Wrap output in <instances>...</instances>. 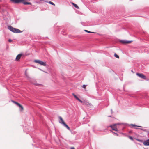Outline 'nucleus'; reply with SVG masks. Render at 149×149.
<instances>
[{"label": "nucleus", "mask_w": 149, "mask_h": 149, "mask_svg": "<svg viewBox=\"0 0 149 149\" xmlns=\"http://www.w3.org/2000/svg\"><path fill=\"white\" fill-rule=\"evenodd\" d=\"M58 118L59 119V122L63 124L68 130H70V127L64 122L62 117L61 116H59Z\"/></svg>", "instance_id": "2"}, {"label": "nucleus", "mask_w": 149, "mask_h": 149, "mask_svg": "<svg viewBox=\"0 0 149 149\" xmlns=\"http://www.w3.org/2000/svg\"><path fill=\"white\" fill-rule=\"evenodd\" d=\"M12 102H13L16 105H17V106H18L19 107H20L21 109H20V110L21 111H22L24 110V108L23 107V106L21 105L19 103H18V102L15 101H12Z\"/></svg>", "instance_id": "6"}, {"label": "nucleus", "mask_w": 149, "mask_h": 149, "mask_svg": "<svg viewBox=\"0 0 149 149\" xmlns=\"http://www.w3.org/2000/svg\"><path fill=\"white\" fill-rule=\"evenodd\" d=\"M12 40L11 39H10L8 40V41L9 42H12Z\"/></svg>", "instance_id": "21"}, {"label": "nucleus", "mask_w": 149, "mask_h": 149, "mask_svg": "<svg viewBox=\"0 0 149 149\" xmlns=\"http://www.w3.org/2000/svg\"><path fill=\"white\" fill-rule=\"evenodd\" d=\"M86 86H87V85H84L82 86V87L83 88H84V89H85V88H86Z\"/></svg>", "instance_id": "19"}, {"label": "nucleus", "mask_w": 149, "mask_h": 149, "mask_svg": "<svg viewBox=\"0 0 149 149\" xmlns=\"http://www.w3.org/2000/svg\"><path fill=\"white\" fill-rule=\"evenodd\" d=\"M114 56L118 58H119V56L117 55L116 53H115L114 55Z\"/></svg>", "instance_id": "17"}, {"label": "nucleus", "mask_w": 149, "mask_h": 149, "mask_svg": "<svg viewBox=\"0 0 149 149\" xmlns=\"http://www.w3.org/2000/svg\"><path fill=\"white\" fill-rule=\"evenodd\" d=\"M72 95L79 102L81 103L83 102V101L81 100L74 93L72 94Z\"/></svg>", "instance_id": "9"}, {"label": "nucleus", "mask_w": 149, "mask_h": 149, "mask_svg": "<svg viewBox=\"0 0 149 149\" xmlns=\"http://www.w3.org/2000/svg\"><path fill=\"white\" fill-rule=\"evenodd\" d=\"M45 2H47V3L48 2V1H45Z\"/></svg>", "instance_id": "24"}, {"label": "nucleus", "mask_w": 149, "mask_h": 149, "mask_svg": "<svg viewBox=\"0 0 149 149\" xmlns=\"http://www.w3.org/2000/svg\"><path fill=\"white\" fill-rule=\"evenodd\" d=\"M39 84H37V85H38V86H39Z\"/></svg>", "instance_id": "25"}, {"label": "nucleus", "mask_w": 149, "mask_h": 149, "mask_svg": "<svg viewBox=\"0 0 149 149\" xmlns=\"http://www.w3.org/2000/svg\"><path fill=\"white\" fill-rule=\"evenodd\" d=\"M85 31H86V32H87V33H95V32H91V31H88L87 30H85Z\"/></svg>", "instance_id": "15"}, {"label": "nucleus", "mask_w": 149, "mask_h": 149, "mask_svg": "<svg viewBox=\"0 0 149 149\" xmlns=\"http://www.w3.org/2000/svg\"><path fill=\"white\" fill-rule=\"evenodd\" d=\"M8 29L10 31L15 33H20L22 32V31L19 29L14 28L10 26H8Z\"/></svg>", "instance_id": "3"}, {"label": "nucleus", "mask_w": 149, "mask_h": 149, "mask_svg": "<svg viewBox=\"0 0 149 149\" xmlns=\"http://www.w3.org/2000/svg\"><path fill=\"white\" fill-rule=\"evenodd\" d=\"M118 124H114L110 126L111 127L114 131H117L118 130L116 125Z\"/></svg>", "instance_id": "5"}, {"label": "nucleus", "mask_w": 149, "mask_h": 149, "mask_svg": "<svg viewBox=\"0 0 149 149\" xmlns=\"http://www.w3.org/2000/svg\"><path fill=\"white\" fill-rule=\"evenodd\" d=\"M131 125L132 126H133V127H142L141 126H137V125H135L134 124H131Z\"/></svg>", "instance_id": "16"}, {"label": "nucleus", "mask_w": 149, "mask_h": 149, "mask_svg": "<svg viewBox=\"0 0 149 149\" xmlns=\"http://www.w3.org/2000/svg\"><path fill=\"white\" fill-rule=\"evenodd\" d=\"M25 74L27 77H29V76H28V73L27 72L26 70L25 71Z\"/></svg>", "instance_id": "18"}, {"label": "nucleus", "mask_w": 149, "mask_h": 149, "mask_svg": "<svg viewBox=\"0 0 149 149\" xmlns=\"http://www.w3.org/2000/svg\"><path fill=\"white\" fill-rule=\"evenodd\" d=\"M149 139H148L146 141H145L143 142V144L145 145L149 146Z\"/></svg>", "instance_id": "11"}, {"label": "nucleus", "mask_w": 149, "mask_h": 149, "mask_svg": "<svg viewBox=\"0 0 149 149\" xmlns=\"http://www.w3.org/2000/svg\"><path fill=\"white\" fill-rule=\"evenodd\" d=\"M82 103H83V104L84 105L85 104L86 105H88L89 104L88 102L85 100L83 101Z\"/></svg>", "instance_id": "13"}, {"label": "nucleus", "mask_w": 149, "mask_h": 149, "mask_svg": "<svg viewBox=\"0 0 149 149\" xmlns=\"http://www.w3.org/2000/svg\"><path fill=\"white\" fill-rule=\"evenodd\" d=\"M71 4H72L76 8H77L78 9H79V7H78V6L76 4L74 3H73V2H71Z\"/></svg>", "instance_id": "12"}, {"label": "nucleus", "mask_w": 149, "mask_h": 149, "mask_svg": "<svg viewBox=\"0 0 149 149\" xmlns=\"http://www.w3.org/2000/svg\"><path fill=\"white\" fill-rule=\"evenodd\" d=\"M129 138L131 140H133V138L132 137L130 136H129Z\"/></svg>", "instance_id": "20"}, {"label": "nucleus", "mask_w": 149, "mask_h": 149, "mask_svg": "<svg viewBox=\"0 0 149 149\" xmlns=\"http://www.w3.org/2000/svg\"><path fill=\"white\" fill-rule=\"evenodd\" d=\"M136 75L140 78H141L143 79H146V77L144 74H143L137 73Z\"/></svg>", "instance_id": "7"}, {"label": "nucleus", "mask_w": 149, "mask_h": 149, "mask_svg": "<svg viewBox=\"0 0 149 149\" xmlns=\"http://www.w3.org/2000/svg\"><path fill=\"white\" fill-rule=\"evenodd\" d=\"M114 134H116V135H117V136H118V134L117 133H115V132H113Z\"/></svg>", "instance_id": "22"}, {"label": "nucleus", "mask_w": 149, "mask_h": 149, "mask_svg": "<svg viewBox=\"0 0 149 149\" xmlns=\"http://www.w3.org/2000/svg\"><path fill=\"white\" fill-rule=\"evenodd\" d=\"M35 62L36 63H38L41 65H43L44 66H45L46 65V63L45 62H44L41 60H35Z\"/></svg>", "instance_id": "4"}, {"label": "nucleus", "mask_w": 149, "mask_h": 149, "mask_svg": "<svg viewBox=\"0 0 149 149\" xmlns=\"http://www.w3.org/2000/svg\"><path fill=\"white\" fill-rule=\"evenodd\" d=\"M48 3L51 4H52L54 6H55V5L52 2L50 1L49 2H48Z\"/></svg>", "instance_id": "14"}, {"label": "nucleus", "mask_w": 149, "mask_h": 149, "mask_svg": "<svg viewBox=\"0 0 149 149\" xmlns=\"http://www.w3.org/2000/svg\"><path fill=\"white\" fill-rule=\"evenodd\" d=\"M132 41H126V40H121V42L123 44H129L132 42Z\"/></svg>", "instance_id": "8"}, {"label": "nucleus", "mask_w": 149, "mask_h": 149, "mask_svg": "<svg viewBox=\"0 0 149 149\" xmlns=\"http://www.w3.org/2000/svg\"><path fill=\"white\" fill-rule=\"evenodd\" d=\"M12 2L15 3H19L21 2L24 5H31V3L30 2H26L27 0H10Z\"/></svg>", "instance_id": "1"}, {"label": "nucleus", "mask_w": 149, "mask_h": 149, "mask_svg": "<svg viewBox=\"0 0 149 149\" xmlns=\"http://www.w3.org/2000/svg\"><path fill=\"white\" fill-rule=\"evenodd\" d=\"M71 149H75L74 148V147H72L71 148Z\"/></svg>", "instance_id": "23"}, {"label": "nucleus", "mask_w": 149, "mask_h": 149, "mask_svg": "<svg viewBox=\"0 0 149 149\" xmlns=\"http://www.w3.org/2000/svg\"><path fill=\"white\" fill-rule=\"evenodd\" d=\"M22 55L21 54H18L16 57V59L17 61L19 60L21 58Z\"/></svg>", "instance_id": "10"}]
</instances>
